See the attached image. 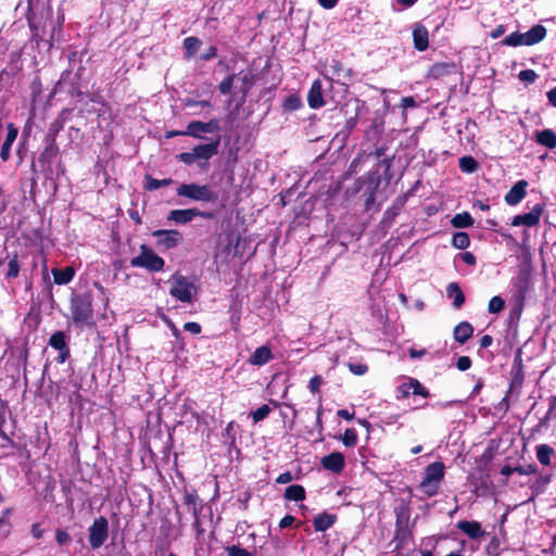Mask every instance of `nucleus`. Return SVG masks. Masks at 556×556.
<instances>
[{"instance_id":"obj_43","label":"nucleus","mask_w":556,"mask_h":556,"mask_svg":"<svg viewBox=\"0 0 556 556\" xmlns=\"http://www.w3.org/2000/svg\"><path fill=\"white\" fill-rule=\"evenodd\" d=\"M236 77L237 75L230 74L220 81V84L218 85V90L222 94L230 93Z\"/></svg>"},{"instance_id":"obj_21","label":"nucleus","mask_w":556,"mask_h":556,"mask_svg":"<svg viewBox=\"0 0 556 556\" xmlns=\"http://www.w3.org/2000/svg\"><path fill=\"white\" fill-rule=\"evenodd\" d=\"M414 47L418 51L427 50L429 46L428 30L422 25H417L413 30Z\"/></svg>"},{"instance_id":"obj_5","label":"nucleus","mask_w":556,"mask_h":556,"mask_svg":"<svg viewBox=\"0 0 556 556\" xmlns=\"http://www.w3.org/2000/svg\"><path fill=\"white\" fill-rule=\"evenodd\" d=\"M176 192L178 197L197 202L215 203L218 200V193L208 185L181 184Z\"/></svg>"},{"instance_id":"obj_20","label":"nucleus","mask_w":556,"mask_h":556,"mask_svg":"<svg viewBox=\"0 0 556 556\" xmlns=\"http://www.w3.org/2000/svg\"><path fill=\"white\" fill-rule=\"evenodd\" d=\"M457 528L467 534L470 539H478L484 534V531L478 521L463 520L457 523Z\"/></svg>"},{"instance_id":"obj_42","label":"nucleus","mask_w":556,"mask_h":556,"mask_svg":"<svg viewBox=\"0 0 556 556\" xmlns=\"http://www.w3.org/2000/svg\"><path fill=\"white\" fill-rule=\"evenodd\" d=\"M504 307H505V301L501 296L495 295L490 300L489 305H488V311L491 314H497V313L502 312L504 309Z\"/></svg>"},{"instance_id":"obj_1","label":"nucleus","mask_w":556,"mask_h":556,"mask_svg":"<svg viewBox=\"0 0 556 556\" xmlns=\"http://www.w3.org/2000/svg\"><path fill=\"white\" fill-rule=\"evenodd\" d=\"M220 138L195 146L190 152H182L177 155V159L186 165H198L200 168H206L208 161L218 153Z\"/></svg>"},{"instance_id":"obj_3","label":"nucleus","mask_w":556,"mask_h":556,"mask_svg":"<svg viewBox=\"0 0 556 556\" xmlns=\"http://www.w3.org/2000/svg\"><path fill=\"white\" fill-rule=\"evenodd\" d=\"M195 281V278L176 273L168 280L169 294L179 302L191 303L198 293Z\"/></svg>"},{"instance_id":"obj_59","label":"nucleus","mask_w":556,"mask_h":556,"mask_svg":"<svg viewBox=\"0 0 556 556\" xmlns=\"http://www.w3.org/2000/svg\"><path fill=\"white\" fill-rule=\"evenodd\" d=\"M293 480V476L290 471H285L276 478V482L279 484H286Z\"/></svg>"},{"instance_id":"obj_36","label":"nucleus","mask_w":556,"mask_h":556,"mask_svg":"<svg viewBox=\"0 0 556 556\" xmlns=\"http://www.w3.org/2000/svg\"><path fill=\"white\" fill-rule=\"evenodd\" d=\"M452 225L456 228H466L473 225V218L467 212L456 214L452 218Z\"/></svg>"},{"instance_id":"obj_2","label":"nucleus","mask_w":556,"mask_h":556,"mask_svg":"<svg viewBox=\"0 0 556 556\" xmlns=\"http://www.w3.org/2000/svg\"><path fill=\"white\" fill-rule=\"evenodd\" d=\"M92 294L89 292L75 293L71 298V313L72 319L78 326H92L93 308H92Z\"/></svg>"},{"instance_id":"obj_32","label":"nucleus","mask_w":556,"mask_h":556,"mask_svg":"<svg viewBox=\"0 0 556 556\" xmlns=\"http://www.w3.org/2000/svg\"><path fill=\"white\" fill-rule=\"evenodd\" d=\"M201 40L198 37H187L184 39V49L186 59L192 58L200 49Z\"/></svg>"},{"instance_id":"obj_28","label":"nucleus","mask_w":556,"mask_h":556,"mask_svg":"<svg viewBox=\"0 0 556 556\" xmlns=\"http://www.w3.org/2000/svg\"><path fill=\"white\" fill-rule=\"evenodd\" d=\"M554 448L548 444H539L535 447L536 458L543 466H551V457L554 455Z\"/></svg>"},{"instance_id":"obj_27","label":"nucleus","mask_w":556,"mask_h":556,"mask_svg":"<svg viewBox=\"0 0 556 556\" xmlns=\"http://www.w3.org/2000/svg\"><path fill=\"white\" fill-rule=\"evenodd\" d=\"M52 275L54 282L56 285H67L71 282L74 278L75 270L72 267H65V268H53Z\"/></svg>"},{"instance_id":"obj_39","label":"nucleus","mask_w":556,"mask_h":556,"mask_svg":"<svg viewBox=\"0 0 556 556\" xmlns=\"http://www.w3.org/2000/svg\"><path fill=\"white\" fill-rule=\"evenodd\" d=\"M301 105H302V101L296 94L288 96L285 99L283 104H282L285 111H289V112L299 110L301 108Z\"/></svg>"},{"instance_id":"obj_63","label":"nucleus","mask_w":556,"mask_h":556,"mask_svg":"<svg viewBox=\"0 0 556 556\" xmlns=\"http://www.w3.org/2000/svg\"><path fill=\"white\" fill-rule=\"evenodd\" d=\"M493 343V338L489 334H484L481 339H480V346L482 349H486L489 348L491 344Z\"/></svg>"},{"instance_id":"obj_9","label":"nucleus","mask_w":556,"mask_h":556,"mask_svg":"<svg viewBox=\"0 0 556 556\" xmlns=\"http://www.w3.org/2000/svg\"><path fill=\"white\" fill-rule=\"evenodd\" d=\"M109 538V521L100 516L88 528V541L92 549H99Z\"/></svg>"},{"instance_id":"obj_6","label":"nucleus","mask_w":556,"mask_h":556,"mask_svg":"<svg viewBox=\"0 0 556 556\" xmlns=\"http://www.w3.org/2000/svg\"><path fill=\"white\" fill-rule=\"evenodd\" d=\"M546 37V28L542 25H534L526 33L515 31L506 36L502 43L509 47L533 46Z\"/></svg>"},{"instance_id":"obj_55","label":"nucleus","mask_w":556,"mask_h":556,"mask_svg":"<svg viewBox=\"0 0 556 556\" xmlns=\"http://www.w3.org/2000/svg\"><path fill=\"white\" fill-rule=\"evenodd\" d=\"M471 358L469 356H460L457 359L456 366L458 370L465 371L471 367Z\"/></svg>"},{"instance_id":"obj_52","label":"nucleus","mask_w":556,"mask_h":556,"mask_svg":"<svg viewBox=\"0 0 556 556\" xmlns=\"http://www.w3.org/2000/svg\"><path fill=\"white\" fill-rule=\"evenodd\" d=\"M348 367H349L350 371L356 376H363L368 371V366L366 364L349 363Z\"/></svg>"},{"instance_id":"obj_54","label":"nucleus","mask_w":556,"mask_h":556,"mask_svg":"<svg viewBox=\"0 0 556 556\" xmlns=\"http://www.w3.org/2000/svg\"><path fill=\"white\" fill-rule=\"evenodd\" d=\"M55 541L59 545H65L71 542V536L67 531L63 529H58L55 532Z\"/></svg>"},{"instance_id":"obj_37","label":"nucleus","mask_w":556,"mask_h":556,"mask_svg":"<svg viewBox=\"0 0 556 556\" xmlns=\"http://www.w3.org/2000/svg\"><path fill=\"white\" fill-rule=\"evenodd\" d=\"M172 182H173V179H170V178L156 179V178H153L152 176H147L144 187L148 190L153 191V190H157L161 187L168 186Z\"/></svg>"},{"instance_id":"obj_34","label":"nucleus","mask_w":556,"mask_h":556,"mask_svg":"<svg viewBox=\"0 0 556 556\" xmlns=\"http://www.w3.org/2000/svg\"><path fill=\"white\" fill-rule=\"evenodd\" d=\"M452 70H454V64L435 63L430 68V76L433 78H440V77L451 74Z\"/></svg>"},{"instance_id":"obj_38","label":"nucleus","mask_w":556,"mask_h":556,"mask_svg":"<svg viewBox=\"0 0 556 556\" xmlns=\"http://www.w3.org/2000/svg\"><path fill=\"white\" fill-rule=\"evenodd\" d=\"M452 244L456 249L465 250L470 244L469 236L466 232H463V231L456 232V233H454V236L452 238Z\"/></svg>"},{"instance_id":"obj_7","label":"nucleus","mask_w":556,"mask_h":556,"mask_svg":"<svg viewBox=\"0 0 556 556\" xmlns=\"http://www.w3.org/2000/svg\"><path fill=\"white\" fill-rule=\"evenodd\" d=\"M130 266L144 268L151 273H159L163 270L165 261L146 244H141L140 253L138 256L130 260Z\"/></svg>"},{"instance_id":"obj_8","label":"nucleus","mask_w":556,"mask_h":556,"mask_svg":"<svg viewBox=\"0 0 556 556\" xmlns=\"http://www.w3.org/2000/svg\"><path fill=\"white\" fill-rule=\"evenodd\" d=\"M352 70L345 67L340 61L332 59L325 66V77L331 83H336L342 92L346 91L348 81L351 80Z\"/></svg>"},{"instance_id":"obj_62","label":"nucleus","mask_w":556,"mask_h":556,"mask_svg":"<svg viewBox=\"0 0 556 556\" xmlns=\"http://www.w3.org/2000/svg\"><path fill=\"white\" fill-rule=\"evenodd\" d=\"M294 520H295V519H294V517H293V516H291V515H287V516H285V517L280 520V522H279V527H280L281 529L288 528V527H290V526L294 522Z\"/></svg>"},{"instance_id":"obj_11","label":"nucleus","mask_w":556,"mask_h":556,"mask_svg":"<svg viewBox=\"0 0 556 556\" xmlns=\"http://www.w3.org/2000/svg\"><path fill=\"white\" fill-rule=\"evenodd\" d=\"M211 217V214L202 212L198 208L173 210L169 212L167 219L176 224L185 225L190 223L194 217Z\"/></svg>"},{"instance_id":"obj_53","label":"nucleus","mask_w":556,"mask_h":556,"mask_svg":"<svg viewBox=\"0 0 556 556\" xmlns=\"http://www.w3.org/2000/svg\"><path fill=\"white\" fill-rule=\"evenodd\" d=\"M323 383H324V379L321 378V376L316 375L311 378V380L308 382V389L312 393H317Z\"/></svg>"},{"instance_id":"obj_60","label":"nucleus","mask_w":556,"mask_h":556,"mask_svg":"<svg viewBox=\"0 0 556 556\" xmlns=\"http://www.w3.org/2000/svg\"><path fill=\"white\" fill-rule=\"evenodd\" d=\"M70 355H71L70 348L65 349V350H61V351H59V355L55 357V362L58 364H63L67 361Z\"/></svg>"},{"instance_id":"obj_13","label":"nucleus","mask_w":556,"mask_h":556,"mask_svg":"<svg viewBox=\"0 0 556 556\" xmlns=\"http://www.w3.org/2000/svg\"><path fill=\"white\" fill-rule=\"evenodd\" d=\"M184 504L188 507V510L192 514L194 518L193 526L194 528L199 529L200 526V519L199 515L203 508L201 501L195 493V491L188 492L184 496Z\"/></svg>"},{"instance_id":"obj_40","label":"nucleus","mask_w":556,"mask_h":556,"mask_svg":"<svg viewBox=\"0 0 556 556\" xmlns=\"http://www.w3.org/2000/svg\"><path fill=\"white\" fill-rule=\"evenodd\" d=\"M410 394L421 395L422 397H429V391L415 378H409Z\"/></svg>"},{"instance_id":"obj_61","label":"nucleus","mask_w":556,"mask_h":556,"mask_svg":"<svg viewBox=\"0 0 556 556\" xmlns=\"http://www.w3.org/2000/svg\"><path fill=\"white\" fill-rule=\"evenodd\" d=\"M460 257L466 264L470 266H473L476 264V256L471 252L462 253Z\"/></svg>"},{"instance_id":"obj_57","label":"nucleus","mask_w":556,"mask_h":556,"mask_svg":"<svg viewBox=\"0 0 556 556\" xmlns=\"http://www.w3.org/2000/svg\"><path fill=\"white\" fill-rule=\"evenodd\" d=\"M217 55V48L215 46H211L206 49L205 52H203L201 55H200V59L202 61H210L214 58H216Z\"/></svg>"},{"instance_id":"obj_47","label":"nucleus","mask_w":556,"mask_h":556,"mask_svg":"<svg viewBox=\"0 0 556 556\" xmlns=\"http://www.w3.org/2000/svg\"><path fill=\"white\" fill-rule=\"evenodd\" d=\"M410 386H409V379L406 381V382H403L401 383L397 388H396V399L397 400H402V399H406L410 395Z\"/></svg>"},{"instance_id":"obj_50","label":"nucleus","mask_w":556,"mask_h":556,"mask_svg":"<svg viewBox=\"0 0 556 556\" xmlns=\"http://www.w3.org/2000/svg\"><path fill=\"white\" fill-rule=\"evenodd\" d=\"M228 556H253V553L241 548L238 545H231L226 548Z\"/></svg>"},{"instance_id":"obj_24","label":"nucleus","mask_w":556,"mask_h":556,"mask_svg":"<svg viewBox=\"0 0 556 556\" xmlns=\"http://www.w3.org/2000/svg\"><path fill=\"white\" fill-rule=\"evenodd\" d=\"M535 140L539 144L547 149L553 150L556 148V132L552 129H543L538 131L535 135Z\"/></svg>"},{"instance_id":"obj_35","label":"nucleus","mask_w":556,"mask_h":556,"mask_svg":"<svg viewBox=\"0 0 556 556\" xmlns=\"http://www.w3.org/2000/svg\"><path fill=\"white\" fill-rule=\"evenodd\" d=\"M459 168L463 173L472 174L478 170L479 163L470 155L459 159Z\"/></svg>"},{"instance_id":"obj_64","label":"nucleus","mask_w":556,"mask_h":556,"mask_svg":"<svg viewBox=\"0 0 556 556\" xmlns=\"http://www.w3.org/2000/svg\"><path fill=\"white\" fill-rule=\"evenodd\" d=\"M549 103L556 106V86L546 93Z\"/></svg>"},{"instance_id":"obj_17","label":"nucleus","mask_w":556,"mask_h":556,"mask_svg":"<svg viewBox=\"0 0 556 556\" xmlns=\"http://www.w3.org/2000/svg\"><path fill=\"white\" fill-rule=\"evenodd\" d=\"M273 359V353L269 346L262 345L257 348L250 356L249 362L252 365L263 366Z\"/></svg>"},{"instance_id":"obj_45","label":"nucleus","mask_w":556,"mask_h":556,"mask_svg":"<svg viewBox=\"0 0 556 556\" xmlns=\"http://www.w3.org/2000/svg\"><path fill=\"white\" fill-rule=\"evenodd\" d=\"M515 386H516V380H513L508 391L506 392V395L497 404L496 409L503 410L504 413H506L509 409V400H508V397H509V394L513 392Z\"/></svg>"},{"instance_id":"obj_29","label":"nucleus","mask_w":556,"mask_h":556,"mask_svg":"<svg viewBox=\"0 0 556 556\" xmlns=\"http://www.w3.org/2000/svg\"><path fill=\"white\" fill-rule=\"evenodd\" d=\"M238 79L242 84L241 92H242L243 97H245L248 94V92L250 91V89L255 84V75H254L253 71H251V70H243V71L239 72Z\"/></svg>"},{"instance_id":"obj_15","label":"nucleus","mask_w":556,"mask_h":556,"mask_svg":"<svg viewBox=\"0 0 556 556\" xmlns=\"http://www.w3.org/2000/svg\"><path fill=\"white\" fill-rule=\"evenodd\" d=\"M320 463L325 469L339 473L344 467V456L340 452H333L324 456Z\"/></svg>"},{"instance_id":"obj_12","label":"nucleus","mask_w":556,"mask_h":556,"mask_svg":"<svg viewBox=\"0 0 556 556\" xmlns=\"http://www.w3.org/2000/svg\"><path fill=\"white\" fill-rule=\"evenodd\" d=\"M542 214V206L540 204L534 205V207L526 214H519L514 216L511 220L513 226H527L533 227L540 222V217Z\"/></svg>"},{"instance_id":"obj_4","label":"nucleus","mask_w":556,"mask_h":556,"mask_svg":"<svg viewBox=\"0 0 556 556\" xmlns=\"http://www.w3.org/2000/svg\"><path fill=\"white\" fill-rule=\"evenodd\" d=\"M445 466L441 462L428 465L425 469L424 478L419 484V490L427 496L431 497L438 494L440 482L444 478Z\"/></svg>"},{"instance_id":"obj_16","label":"nucleus","mask_w":556,"mask_h":556,"mask_svg":"<svg viewBox=\"0 0 556 556\" xmlns=\"http://www.w3.org/2000/svg\"><path fill=\"white\" fill-rule=\"evenodd\" d=\"M307 102L312 109L321 108L325 102L323 100V86L320 80H314L307 94Z\"/></svg>"},{"instance_id":"obj_31","label":"nucleus","mask_w":556,"mask_h":556,"mask_svg":"<svg viewBox=\"0 0 556 556\" xmlns=\"http://www.w3.org/2000/svg\"><path fill=\"white\" fill-rule=\"evenodd\" d=\"M48 344L56 351L68 349V340L63 331H55L50 337Z\"/></svg>"},{"instance_id":"obj_56","label":"nucleus","mask_w":556,"mask_h":556,"mask_svg":"<svg viewBox=\"0 0 556 556\" xmlns=\"http://www.w3.org/2000/svg\"><path fill=\"white\" fill-rule=\"evenodd\" d=\"M184 329L192 334H199L201 332V325L195 321H188L184 325Z\"/></svg>"},{"instance_id":"obj_22","label":"nucleus","mask_w":556,"mask_h":556,"mask_svg":"<svg viewBox=\"0 0 556 556\" xmlns=\"http://www.w3.org/2000/svg\"><path fill=\"white\" fill-rule=\"evenodd\" d=\"M71 111L67 110V109H64L60 112L59 116L56 119H54L49 128H48V132L46 135V139H54L56 140V136L63 129L64 127V122L66 119V117L70 115Z\"/></svg>"},{"instance_id":"obj_41","label":"nucleus","mask_w":556,"mask_h":556,"mask_svg":"<svg viewBox=\"0 0 556 556\" xmlns=\"http://www.w3.org/2000/svg\"><path fill=\"white\" fill-rule=\"evenodd\" d=\"M340 439L346 447H353L357 444V433L354 429H346Z\"/></svg>"},{"instance_id":"obj_19","label":"nucleus","mask_w":556,"mask_h":556,"mask_svg":"<svg viewBox=\"0 0 556 556\" xmlns=\"http://www.w3.org/2000/svg\"><path fill=\"white\" fill-rule=\"evenodd\" d=\"M337 521V516L324 511L313 519V526L316 531L324 532L330 529Z\"/></svg>"},{"instance_id":"obj_44","label":"nucleus","mask_w":556,"mask_h":556,"mask_svg":"<svg viewBox=\"0 0 556 556\" xmlns=\"http://www.w3.org/2000/svg\"><path fill=\"white\" fill-rule=\"evenodd\" d=\"M270 412H271L270 407L267 404H264L261 407H258L256 410L252 412L251 416L253 418V421L255 424H257V422L264 420L269 415Z\"/></svg>"},{"instance_id":"obj_14","label":"nucleus","mask_w":556,"mask_h":556,"mask_svg":"<svg viewBox=\"0 0 556 556\" xmlns=\"http://www.w3.org/2000/svg\"><path fill=\"white\" fill-rule=\"evenodd\" d=\"M528 182L526 180L517 181L510 190L505 194V202L508 205H517L526 197V188Z\"/></svg>"},{"instance_id":"obj_51","label":"nucleus","mask_w":556,"mask_h":556,"mask_svg":"<svg viewBox=\"0 0 556 556\" xmlns=\"http://www.w3.org/2000/svg\"><path fill=\"white\" fill-rule=\"evenodd\" d=\"M20 273V264H18V261L14 257V258H11L8 263V271H7V277L8 278H15L17 277Z\"/></svg>"},{"instance_id":"obj_18","label":"nucleus","mask_w":556,"mask_h":556,"mask_svg":"<svg viewBox=\"0 0 556 556\" xmlns=\"http://www.w3.org/2000/svg\"><path fill=\"white\" fill-rule=\"evenodd\" d=\"M18 130L13 124L8 125V132L5 140L1 147L0 157L3 162H7L10 159V151L13 142L16 140Z\"/></svg>"},{"instance_id":"obj_33","label":"nucleus","mask_w":556,"mask_h":556,"mask_svg":"<svg viewBox=\"0 0 556 556\" xmlns=\"http://www.w3.org/2000/svg\"><path fill=\"white\" fill-rule=\"evenodd\" d=\"M285 497L288 501L300 502L305 498V489L300 484H292L286 489Z\"/></svg>"},{"instance_id":"obj_58","label":"nucleus","mask_w":556,"mask_h":556,"mask_svg":"<svg viewBox=\"0 0 556 556\" xmlns=\"http://www.w3.org/2000/svg\"><path fill=\"white\" fill-rule=\"evenodd\" d=\"M205 125L208 134L218 132L220 130L219 121L217 118L210 119Z\"/></svg>"},{"instance_id":"obj_49","label":"nucleus","mask_w":556,"mask_h":556,"mask_svg":"<svg viewBox=\"0 0 556 556\" xmlns=\"http://www.w3.org/2000/svg\"><path fill=\"white\" fill-rule=\"evenodd\" d=\"M514 470L521 476H529L538 472V467L535 464H528L525 466L514 467Z\"/></svg>"},{"instance_id":"obj_46","label":"nucleus","mask_w":556,"mask_h":556,"mask_svg":"<svg viewBox=\"0 0 556 556\" xmlns=\"http://www.w3.org/2000/svg\"><path fill=\"white\" fill-rule=\"evenodd\" d=\"M518 78L522 83L533 84L538 78V74L533 70H523L519 72Z\"/></svg>"},{"instance_id":"obj_23","label":"nucleus","mask_w":556,"mask_h":556,"mask_svg":"<svg viewBox=\"0 0 556 556\" xmlns=\"http://www.w3.org/2000/svg\"><path fill=\"white\" fill-rule=\"evenodd\" d=\"M473 327L468 321L459 323L453 331V337L456 342L464 344L469 338L472 337Z\"/></svg>"},{"instance_id":"obj_10","label":"nucleus","mask_w":556,"mask_h":556,"mask_svg":"<svg viewBox=\"0 0 556 556\" xmlns=\"http://www.w3.org/2000/svg\"><path fill=\"white\" fill-rule=\"evenodd\" d=\"M152 237L156 238V244L163 250H170L179 245L184 237L176 229H157L152 232Z\"/></svg>"},{"instance_id":"obj_48","label":"nucleus","mask_w":556,"mask_h":556,"mask_svg":"<svg viewBox=\"0 0 556 556\" xmlns=\"http://www.w3.org/2000/svg\"><path fill=\"white\" fill-rule=\"evenodd\" d=\"M184 103V106L185 108H188V109H193V108H211V103L210 101H206V100H193V99H185L182 101Z\"/></svg>"},{"instance_id":"obj_26","label":"nucleus","mask_w":556,"mask_h":556,"mask_svg":"<svg viewBox=\"0 0 556 556\" xmlns=\"http://www.w3.org/2000/svg\"><path fill=\"white\" fill-rule=\"evenodd\" d=\"M45 149L39 155V162L51 163L59 153V147L54 139H45Z\"/></svg>"},{"instance_id":"obj_25","label":"nucleus","mask_w":556,"mask_h":556,"mask_svg":"<svg viewBox=\"0 0 556 556\" xmlns=\"http://www.w3.org/2000/svg\"><path fill=\"white\" fill-rule=\"evenodd\" d=\"M446 294L453 299L454 308L458 309L465 303V295L457 282L448 283L446 288Z\"/></svg>"},{"instance_id":"obj_30","label":"nucleus","mask_w":556,"mask_h":556,"mask_svg":"<svg viewBox=\"0 0 556 556\" xmlns=\"http://www.w3.org/2000/svg\"><path fill=\"white\" fill-rule=\"evenodd\" d=\"M207 132L205 122L201 121H192L187 125L184 134L187 136L193 137L195 139H204L203 134Z\"/></svg>"}]
</instances>
